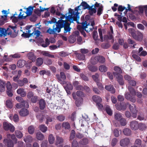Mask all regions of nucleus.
I'll return each instance as SVG.
<instances>
[{
	"mask_svg": "<svg viewBox=\"0 0 147 147\" xmlns=\"http://www.w3.org/2000/svg\"><path fill=\"white\" fill-rule=\"evenodd\" d=\"M81 6L83 7V9H88L89 5L85 2H83L81 4V5L76 7L74 10L70 9L69 11L68 16L67 18L70 21L76 20L79 19V14L81 13L82 10L81 9Z\"/></svg>",
	"mask_w": 147,
	"mask_h": 147,
	"instance_id": "obj_1",
	"label": "nucleus"
},
{
	"mask_svg": "<svg viewBox=\"0 0 147 147\" xmlns=\"http://www.w3.org/2000/svg\"><path fill=\"white\" fill-rule=\"evenodd\" d=\"M114 69L116 72H113V74L117 78L119 84L121 85H123L124 82L123 80V77L120 74L122 73L121 69L120 67L117 66L115 67Z\"/></svg>",
	"mask_w": 147,
	"mask_h": 147,
	"instance_id": "obj_2",
	"label": "nucleus"
},
{
	"mask_svg": "<svg viewBox=\"0 0 147 147\" xmlns=\"http://www.w3.org/2000/svg\"><path fill=\"white\" fill-rule=\"evenodd\" d=\"M128 90L130 94L128 92H126L125 94V98L130 101L132 102H135L136 101V99L134 96L136 95V92L134 88L130 86H128Z\"/></svg>",
	"mask_w": 147,
	"mask_h": 147,
	"instance_id": "obj_3",
	"label": "nucleus"
},
{
	"mask_svg": "<svg viewBox=\"0 0 147 147\" xmlns=\"http://www.w3.org/2000/svg\"><path fill=\"white\" fill-rule=\"evenodd\" d=\"M68 15L67 16L65 20H62V22L61 23V24L60 26H61L62 28H64V32L67 33V32H69L71 30V28L69 27L70 23L72 22L74 20L70 21L67 18ZM77 20H75V21Z\"/></svg>",
	"mask_w": 147,
	"mask_h": 147,
	"instance_id": "obj_4",
	"label": "nucleus"
},
{
	"mask_svg": "<svg viewBox=\"0 0 147 147\" xmlns=\"http://www.w3.org/2000/svg\"><path fill=\"white\" fill-rule=\"evenodd\" d=\"M77 96L79 97V98L77 99V98L75 93H74L72 94L73 98L74 99L76 100V104L77 106L78 107L82 103V99L81 97L84 96L83 93L80 91H78L76 93Z\"/></svg>",
	"mask_w": 147,
	"mask_h": 147,
	"instance_id": "obj_5",
	"label": "nucleus"
},
{
	"mask_svg": "<svg viewBox=\"0 0 147 147\" xmlns=\"http://www.w3.org/2000/svg\"><path fill=\"white\" fill-rule=\"evenodd\" d=\"M10 28H8L7 30L5 29L0 28V36H2L5 35V34L11 35L12 32H15L16 28L15 26H9Z\"/></svg>",
	"mask_w": 147,
	"mask_h": 147,
	"instance_id": "obj_6",
	"label": "nucleus"
},
{
	"mask_svg": "<svg viewBox=\"0 0 147 147\" xmlns=\"http://www.w3.org/2000/svg\"><path fill=\"white\" fill-rule=\"evenodd\" d=\"M32 26H31V27ZM31 27H30L28 30V33L30 34H34V35L36 36L35 38H37V42L39 43H42L43 41H44L43 39L41 38H38L40 34V32L39 30H35L34 31L32 32H31V31L30 30Z\"/></svg>",
	"mask_w": 147,
	"mask_h": 147,
	"instance_id": "obj_7",
	"label": "nucleus"
},
{
	"mask_svg": "<svg viewBox=\"0 0 147 147\" xmlns=\"http://www.w3.org/2000/svg\"><path fill=\"white\" fill-rule=\"evenodd\" d=\"M128 105L129 106V109L132 113V117L134 118H136L137 117V110H136V108L135 105L133 104L132 106L127 103V106Z\"/></svg>",
	"mask_w": 147,
	"mask_h": 147,
	"instance_id": "obj_8",
	"label": "nucleus"
},
{
	"mask_svg": "<svg viewBox=\"0 0 147 147\" xmlns=\"http://www.w3.org/2000/svg\"><path fill=\"white\" fill-rule=\"evenodd\" d=\"M3 126L4 129L6 130H10L11 132H13L15 130L14 127L11 124L5 122L3 123Z\"/></svg>",
	"mask_w": 147,
	"mask_h": 147,
	"instance_id": "obj_9",
	"label": "nucleus"
},
{
	"mask_svg": "<svg viewBox=\"0 0 147 147\" xmlns=\"http://www.w3.org/2000/svg\"><path fill=\"white\" fill-rule=\"evenodd\" d=\"M62 22V20H59L56 23V27H55V25L53 26V28L55 33L56 32L59 33L60 31L61 28H62V27L60 25H61Z\"/></svg>",
	"mask_w": 147,
	"mask_h": 147,
	"instance_id": "obj_10",
	"label": "nucleus"
},
{
	"mask_svg": "<svg viewBox=\"0 0 147 147\" xmlns=\"http://www.w3.org/2000/svg\"><path fill=\"white\" fill-rule=\"evenodd\" d=\"M130 143L129 139L127 138H125L121 139L119 142L120 145L121 146H127Z\"/></svg>",
	"mask_w": 147,
	"mask_h": 147,
	"instance_id": "obj_11",
	"label": "nucleus"
},
{
	"mask_svg": "<svg viewBox=\"0 0 147 147\" xmlns=\"http://www.w3.org/2000/svg\"><path fill=\"white\" fill-rule=\"evenodd\" d=\"M130 126L132 129L136 130L139 128V124L137 121H133L131 122Z\"/></svg>",
	"mask_w": 147,
	"mask_h": 147,
	"instance_id": "obj_12",
	"label": "nucleus"
},
{
	"mask_svg": "<svg viewBox=\"0 0 147 147\" xmlns=\"http://www.w3.org/2000/svg\"><path fill=\"white\" fill-rule=\"evenodd\" d=\"M143 34L141 32H137L136 34H135L133 37L136 40L141 41L143 38Z\"/></svg>",
	"mask_w": 147,
	"mask_h": 147,
	"instance_id": "obj_13",
	"label": "nucleus"
},
{
	"mask_svg": "<svg viewBox=\"0 0 147 147\" xmlns=\"http://www.w3.org/2000/svg\"><path fill=\"white\" fill-rule=\"evenodd\" d=\"M94 27L91 26L90 24H85V25H83V29L85 30V31L87 32H88L93 29Z\"/></svg>",
	"mask_w": 147,
	"mask_h": 147,
	"instance_id": "obj_14",
	"label": "nucleus"
},
{
	"mask_svg": "<svg viewBox=\"0 0 147 147\" xmlns=\"http://www.w3.org/2000/svg\"><path fill=\"white\" fill-rule=\"evenodd\" d=\"M4 142L6 145H7L8 147H13V144L12 141L7 139H4Z\"/></svg>",
	"mask_w": 147,
	"mask_h": 147,
	"instance_id": "obj_15",
	"label": "nucleus"
},
{
	"mask_svg": "<svg viewBox=\"0 0 147 147\" xmlns=\"http://www.w3.org/2000/svg\"><path fill=\"white\" fill-rule=\"evenodd\" d=\"M19 113L20 116L24 117L29 114V112L27 109H22L20 111Z\"/></svg>",
	"mask_w": 147,
	"mask_h": 147,
	"instance_id": "obj_16",
	"label": "nucleus"
},
{
	"mask_svg": "<svg viewBox=\"0 0 147 147\" xmlns=\"http://www.w3.org/2000/svg\"><path fill=\"white\" fill-rule=\"evenodd\" d=\"M17 93L20 94L22 97H24L26 96V93L24 91V89L22 88L18 89L17 91Z\"/></svg>",
	"mask_w": 147,
	"mask_h": 147,
	"instance_id": "obj_17",
	"label": "nucleus"
},
{
	"mask_svg": "<svg viewBox=\"0 0 147 147\" xmlns=\"http://www.w3.org/2000/svg\"><path fill=\"white\" fill-rule=\"evenodd\" d=\"M89 10L90 14L91 15H92L94 13H95L96 12V8L94 5L91 6H89L88 9Z\"/></svg>",
	"mask_w": 147,
	"mask_h": 147,
	"instance_id": "obj_18",
	"label": "nucleus"
},
{
	"mask_svg": "<svg viewBox=\"0 0 147 147\" xmlns=\"http://www.w3.org/2000/svg\"><path fill=\"white\" fill-rule=\"evenodd\" d=\"M5 83L3 80H0V93L5 90Z\"/></svg>",
	"mask_w": 147,
	"mask_h": 147,
	"instance_id": "obj_19",
	"label": "nucleus"
},
{
	"mask_svg": "<svg viewBox=\"0 0 147 147\" xmlns=\"http://www.w3.org/2000/svg\"><path fill=\"white\" fill-rule=\"evenodd\" d=\"M57 77L58 80L60 81H62L65 80L66 78V76L64 73L63 72H61L60 73V76L59 77V75H57Z\"/></svg>",
	"mask_w": 147,
	"mask_h": 147,
	"instance_id": "obj_20",
	"label": "nucleus"
},
{
	"mask_svg": "<svg viewBox=\"0 0 147 147\" xmlns=\"http://www.w3.org/2000/svg\"><path fill=\"white\" fill-rule=\"evenodd\" d=\"M105 88L106 90L110 91L112 93H114L115 92V89L111 85L106 86L105 87Z\"/></svg>",
	"mask_w": 147,
	"mask_h": 147,
	"instance_id": "obj_21",
	"label": "nucleus"
},
{
	"mask_svg": "<svg viewBox=\"0 0 147 147\" xmlns=\"http://www.w3.org/2000/svg\"><path fill=\"white\" fill-rule=\"evenodd\" d=\"M63 142V138L58 136H56V139L55 141V144L57 145L59 144H61Z\"/></svg>",
	"mask_w": 147,
	"mask_h": 147,
	"instance_id": "obj_22",
	"label": "nucleus"
},
{
	"mask_svg": "<svg viewBox=\"0 0 147 147\" xmlns=\"http://www.w3.org/2000/svg\"><path fill=\"white\" fill-rule=\"evenodd\" d=\"M39 104L41 109H43L45 107V100L43 99H41L40 100Z\"/></svg>",
	"mask_w": 147,
	"mask_h": 147,
	"instance_id": "obj_23",
	"label": "nucleus"
},
{
	"mask_svg": "<svg viewBox=\"0 0 147 147\" xmlns=\"http://www.w3.org/2000/svg\"><path fill=\"white\" fill-rule=\"evenodd\" d=\"M24 140L26 143L31 142L33 141L32 137L30 135L25 136L24 137Z\"/></svg>",
	"mask_w": 147,
	"mask_h": 147,
	"instance_id": "obj_24",
	"label": "nucleus"
},
{
	"mask_svg": "<svg viewBox=\"0 0 147 147\" xmlns=\"http://www.w3.org/2000/svg\"><path fill=\"white\" fill-rule=\"evenodd\" d=\"M41 53L43 56L48 57L51 58H54L53 55H51L49 53V52L48 51H42Z\"/></svg>",
	"mask_w": 147,
	"mask_h": 147,
	"instance_id": "obj_25",
	"label": "nucleus"
},
{
	"mask_svg": "<svg viewBox=\"0 0 147 147\" xmlns=\"http://www.w3.org/2000/svg\"><path fill=\"white\" fill-rule=\"evenodd\" d=\"M92 99L94 101L96 102V103L101 102L102 100L101 98L97 95L93 96H92Z\"/></svg>",
	"mask_w": 147,
	"mask_h": 147,
	"instance_id": "obj_26",
	"label": "nucleus"
},
{
	"mask_svg": "<svg viewBox=\"0 0 147 147\" xmlns=\"http://www.w3.org/2000/svg\"><path fill=\"white\" fill-rule=\"evenodd\" d=\"M26 63V61L24 60H19L17 63V66L20 68L23 67Z\"/></svg>",
	"mask_w": 147,
	"mask_h": 147,
	"instance_id": "obj_27",
	"label": "nucleus"
},
{
	"mask_svg": "<svg viewBox=\"0 0 147 147\" xmlns=\"http://www.w3.org/2000/svg\"><path fill=\"white\" fill-rule=\"evenodd\" d=\"M36 138L38 140H41L44 139V136L42 133L39 132L36 133Z\"/></svg>",
	"mask_w": 147,
	"mask_h": 147,
	"instance_id": "obj_28",
	"label": "nucleus"
},
{
	"mask_svg": "<svg viewBox=\"0 0 147 147\" xmlns=\"http://www.w3.org/2000/svg\"><path fill=\"white\" fill-rule=\"evenodd\" d=\"M7 136L8 138L9 139L11 138L12 139L15 144L17 143V139L14 134H12L11 135L10 134H7Z\"/></svg>",
	"mask_w": 147,
	"mask_h": 147,
	"instance_id": "obj_29",
	"label": "nucleus"
},
{
	"mask_svg": "<svg viewBox=\"0 0 147 147\" xmlns=\"http://www.w3.org/2000/svg\"><path fill=\"white\" fill-rule=\"evenodd\" d=\"M28 59L32 61H34L36 59V56L32 53H30L27 55Z\"/></svg>",
	"mask_w": 147,
	"mask_h": 147,
	"instance_id": "obj_30",
	"label": "nucleus"
},
{
	"mask_svg": "<svg viewBox=\"0 0 147 147\" xmlns=\"http://www.w3.org/2000/svg\"><path fill=\"white\" fill-rule=\"evenodd\" d=\"M114 117L115 119L118 121H119L122 118L121 114L119 112L115 113Z\"/></svg>",
	"mask_w": 147,
	"mask_h": 147,
	"instance_id": "obj_31",
	"label": "nucleus"
},
{
	"mask_svg": "<svg viewBox=\"0 0 147 147\" xmlns=\"http://www.w3.org/2000/svg\"><path fill=\"white\" fill-rule=\"evenodd\" d=\"M105 109L107 113L109 115H112V111L110 107L108 105L105 106Z\"/></svg>",
	"mask_w": 147,
	"mask_h": 147,
	"instance_id": "obj_32",
	"label": "nucleus"
},
{
	"mask_svg": "<svg viewBox=\"0 0 147 147\" xmlns=\"http://www.w3.org/2000/svg\"><path fill=\"white\" fill-rule=\"evenodd\" d=\"M124 134L127 136H129L131 134V131L129 128H125L123 130Z\"/></svg>",
	"mask_w": 147,
	"mask_h": 147,
	"instance_id": "obj_33",
	"label": "nucleus"
},
{
	"mask_svg": "<svg viewBox=\"0 0 147 147\" xmlns=\"http://www.w3.org/2000/svg\"><path fill=\"white\" fill-rule=\"evenodd\" d=\"M28 16L26 12H20L18 18L20 19H24Z\"/></svg>",
	"mask_w": 147,
	"mask_h": 147,
	"instance_id": "obj_34",
	"label": "nucleus"
},
{
	"mask_svg": "<svg viewBox=\"0 0 147 147\" xmlns=\"http://www.w3.org/2000/svg\"><path fill=\"white\" fill-rule=\"evenodd\" d=\"M55 138L52 134L49 135L48 137V141L50 144H53L55 141Z\"/></svg>",
	"mask_w": 147,
	"mask_h": 147,
	"instance_id": "obj_35",
	"label": "nucleus"
},
{
	"mask_svg": "<svg viewBox=\"0 0 147 147\" xmlns=\"http://www.w3.org/2000/svg\"><path fill=\"white\" fill-rule=\"evenodd\" d=\"M99 69L100 71L105 72L107 71V68L105 65H101L99 67Z\"/></svg>",
	"mask_w": 147,
	"mask_h": 147,
	"instance_id": "obj_36",
	"label": "nucleus"
},
{
	"mask_svg": "<svg viewBox=\"0 0 147 147\" xmlns=\"http://www.w3.org/2000/svg\"><path fill=\"white\" fill-rule=\"evenodd\" d=\"M15 134L16 137L19 138H21L23 137L22 133L20 131L16 130L15 132Z\"/></svg>",
	"mask_w": 147,
	"mask_h": 147,
	"instance_id": "obj_37",
	"label": "nucleus"
},
{
	"mask_svg": "<svg viewBox=\"0 0 147 147\" xmlns=\"http://www.w3.org/2000/svg\"><path fill=\"white\" fill-rule=\"evenodd\" d=\"M76 37L74 35L70 36L68 40L69 42L71 43H74L76 40Z\"/></svg>",
	"mask_w": 147,
	"mask_h": 147,
	"instance_id": "obj_38",
	"label": "nucleus"
},
{
	"mask_svg": "<svg viewBox=\"0 0 147 147\" xmlns=\"http://www.w3.org/2000/svg\"><path fill=\"white\" fill-rule=\"evenodd\" d=\"M39 128L40 131L42 132H45L47 130V127L44 125H41L39 126Z\"/></svg>",
	"mask_w": 147,
	"mask_h": 147,
	"instance_id": "obj_39",
	"label": "nucleus"
},
{
	"mask_svg": "<svg viewBox=\"0 0 147 147\" xmlns=\"http://www.w3.org/2000/svg\"><path fill=\"white\" fill-rule=\"evenodd\" d=\"M39 73L40 75L43 76L44 75H49L50 74V72L49 71L44 70L40 71Z\"/></svg>",
	"mask_w": 147,
	"mask_h": 147,
	"instance_id": "obj_40",
	"label": "nucleus"
},
{
	"mask_svg": "<svg viewBox=\"0 0 147 147\" xmlns=\"http://www.w3.org/2000/svg\"><path fill=\"white\" fill-rule=\"evenodd\" d=\"M35 131L34 127L32 125H30L28 129V131L30 134H32L34 133Z\"/></svg>",
	"mask_w": 147,
	"mask_h": 147,
	"instance_id": "obj_41",
	"label": "nucleus"
},
{
	"mask_svg": "<svg viewBox=\"0 0 147 147\" xmlns=\"http://www.w3.org/2000/svg\"><path fill=\"white\" fill-rule=\"evenodd\" d=\"M43 62V59L42 58L39 57L37 59L36 63L37 66H40L42 64Z\"/></svg>",
	"mask_w": 147,
	"mask_h": 147,
	"instance_id": "obj_42",
	"label": "nucleus"
},
{
	"mask_svg": "<svg viewBox=\"0 0 147 147\" xmlns=\"http://www.w3.org/2000/svg\"><path fill=\"white\" fill-rule=\"evenodd\" d=\"M32 10L33 7L31 6L26 8V12L28 16H30L32 14Z\"/></svg>",
	"mask_w": 147,
	"mask_h": 147,
	"instance_id": "obj_43",
	"label": "nucleus"
},
{
	"mask_svg": "<svg viewBox=\"0 0 147 147\" xmlns=\"http://www.w3.org/2000/svg\"><path fill=\"white\" fill-rule=\"evenodd\" d=\"M98 61V58L97 56L92 57L91 58V62L93 64H96Z\"/></svg>",
	"mask_w": 147,
	"mask_h": 147,
	"instance_id": "obj_44",
	"label": "nucleus"
},
{
	"mask_svg": "<svg viewBox=\"0 0 147 147\" xmlns=\"http://www.w3.org/2000/svg\"><path fill=\"white\" fill-rule=\"evenodd\" d=\"M89 69L92 72H95L96 71L98 67L94 66H89L88 67Z\"/></svg>",
	"mask_w": 147,
	"mask_h": 147,
	"instance_id": "obj_45",
	"label": "nucleus"
},
{
	"mask_svg": "<svg viewBox=\"0 0 147 147\" xmlns=\"http://www.w3.org/2000/svg\"><path fill=\"white\" fill-rule=\"evenodd\" d=\"M6 104L7 107L10 109L13 106L11 101L10 100H7L6 101Z\"/></svg>",
	"mask_w": 147,
	"mask_h": 147,
	"instance_id": "obj_46",
	"label": "nucleus"
},
{
	"mask_svg": "<svg viewBox=\"0 0 147 147\" xmlns=\"http://www.w3.org/2000/svg\"><path fill=\"white\" fill-rule=\"evenodd\" d=\"M62 126L65 129H68L70 128L69 124L67 122H64L63 123Z\"/></svg>",
	"mask_w": 147,
	"mask_h": 147,
	"instance_id": "obj_47",
	"label": "nucleus"
},
{
	"mask_svg": "<svg viewBox=\"0 0 147 147\" xmlns=\"http://www.w3.org/2000/svg\"><path fill=\"white\" fill-rule=\"evenodd\" d=\"M146 126L144 124L140 123L139 124V128L140 130H143L146 129Z\"/></svg>",
	"mask_w": 147,
	"mask_h": 147,
	"instance_id": "obj_48",
	"label": "nucleus"
},
{
	"mask_svg": "<svg viewBox=\"0 0 147 147\" xmlns=\"http://www.w3.org/2000/svg\"><path fill=\"white\" fill-rule=\"evenodd\" d=\"M88 140L86 138H84L80 142V143L82 145H86L88 143Z\"/></svg>",
	"mask_w": 147,
	"mask_h": 147,
	"instance_id": "obj_49",
	"label": "nucleus"
},
{
	"mask_svg": "<svg viewBox=\"0 0 147 147\" xmlns=\"http://www.w3.org/2000/svg\"><path fill=\"white\" fill-rule=\"evenodd\" d=\"M121 131L120 130H119L118 129H115L113 131V134L114 136L116 137H118L119 136V133H121Z\"/></svg>",
	"mask_w": 147,
	"mask_h": 147,
	"instance_id": "obj_50",
	"label": "nucleus"
},
{
	"mask_svg": "<svg viewBox=\"0 0 147 147\" xmlns=\"http://www.w3.org/2000/svg\"><path fill=\"white\" fill-rule=\"evenodd\" d=\"M134 51H133L132 56V57L136 60L138 61H140L141 59L137 55L134 54Z\"/></svg>",
	"mask_w": 147,
	"mask_h": 147,
	"instance_id": "obj_51",
	"label": "nucleus"
},
{
	"mask_svg": "<svg viewBox=\"0 0 147 147\" xmlns=\"http://www.w3.org/2000/svg\"><path fill=\"white\" fill-rule=\"evenodd\" d=\"M142 141L139 139H137L136 140L135 144L139 146V147H141L142 146L141 145Z\"/></svg>",
	"mask_w": 147,
	"mask_h": 147,
	"instance_id": "obj_52",
	"label": "nucleus"
},
{
	"mask_svg": "<svg viewBox=\"0 0 147 147\" xmlns=\"http://www.w3.org/2000/svg\"><path fill=\"white\" fill-rule=\"evenodd\" d=\"M75 132L74 130H72L71 131V133L70 136V140H73L75 138Z\"/></svg>",
	"mask_w": 147,
	"mask_h": 147,
	"instance_id": "obj_53",
	"label": "nucleus"
},
{
	"mask_svg": "<svg viewBox=\"0 0 147 147\" xmlns=\"http://www.w3.org/2000/svg\"><path fill=\"white\" fill-rule=\"evenodd\" d=\"M112 34L111 33H109L108 35H105L104 36V39L105 40L108 38L109 39H112L113 38Z\"/></svg>",
	"mask_w": 147,
	"mask_h": 147,
	"instance_id": "obj_54",
	"label": "nucleus"
},
{
	"mask_svg": "<svg viewBox=\"0 0 147 147\" xmlns=\"http://www.w3.org/2000/svg\"><path fill=\"white\" fill-rule=\"evenodd\" d=\"M98 58V61L99 62L101 63H104L105 61V59L103 57L100 56H97Z\"/></svg>",
	"mask_w": 147,
	"mask_h": 147,
	"instance_id": "obj_55",
	"label": "nucleus"
},
{
	"mask_svg": "<svg viewBox=\"0 0 147 147\" xmlns=\"http://www.w3.org/2000/svg\"><path fill=\"white\" fill-rule=\"evenodd\" d=\"M49 45V42L48 39L47 38L45 40V42L44 43H41V45L44 47H47Z\"/></svg>",
	"mask_w": 147,
	"mask_h": 147,
	"instance_id": "obj_56",
	"label": "nucleus"
},
{
	"mask_svg": "<svg viewBox=\"0 0 147 147\" xmlns=\"http://www.w3.org/2000/svg\"><path fill=\"white\" fill-rule=\"evenodd\" d=\"M104 30H102V31ZM98 32L100 39H101V41L102 42L103 41V38L102 34V30L100 28L98 29Z\"/></svg>",
	"mask_w": 147,
	"mask_h": 147,
	"instance_id": "obj_57",
	"label": "nucleus"
},
{
	"mask_svg": "<svg viewBox=\"0 0 147 147\" xmlns=\"http://www.w3.org/2000/svg\"><path fill=\"white\" fill-rule=\"evenodd\" d=\"M119 121L121 125L122 126H125L127 123L126 120L124 118H122Z\"/></svg>",
	"mask_w": 147,
	"mask_h": 147,
	"instance_id": "obj_58",
	"label": "nucleus"
},
{
	"mask_svg": "<svg viewBox=\"0 0 147 147\" xmlns=\"http://www.w3.org/2000/svg\"><path fill=\"white\" fill-rule=\"evenodd\" d=\"M72 147H79L78 144L76 140H74L72 142Z\"/></svg>",
	"mask_w": 147,
	"mask_h": 147,
	"instance_id": "obj_59",
	"label": "nucleus"
},
{
	"mask_svg": "<svg viewBox=\"0 0 147 147\" xmlns=\"http://www.w3.org/2000/svg\"><path fill=\"white\" fill-rule=\"evenodd\" d=\"M98 34L96 31H94L93 32V37L94 39L95 40H96L98 39Z\"/></svg>",
	"mask_w": 147,
	"mask_h": 147,
	"instance_id": "obj_60",
	"label": "nucleus"
},
{
	"mask_svg": "<svg viewBox=\"0 0 147 147\" xmlns=\"http://www.w3.org/2000/svg\"><path fill=\"white\" fill-rule=\"evenodd\" d=\"M129 32L131 34L132 36L133 37L135 34V32L134 29L129 28L128 29Z\"/></svg>",
	"mask_w": 147,
	"mask_h": 147,
	"instance_id": "obj_61",
	"label": "nucleus"
},
{
	"mask_svg": "<svg viewBox=\"0 0 147 147\" xmlns=\"http://www.w3.org/2000/svg\"><path fill=\"white\" fill-rule=\"evenodd\" d=\"M117 141V140L116 138H115L113 139L111 142V144L112 146H115L116 144Z\"/></svg>",
	"mask_w": 147,
	"mask_h": 147,
	"instance_id": "obj_62",
	"label": "nucleus"
},
{
	"mask_svg": "<svg viewBox=\"0 0 147 147\" xmlns=\"http://www.w3.org/2000/svg\"><path fill=\"white\" fill-rule=\"evenodd\" d=\"M56 14L58 16H61L60 17V20H63V19L65 18V16L63 14H61L59 11H57L56 12Z\"/></svg>",
	"mask_w": 147,
	"mask_h": 147,
	"instance_id": "obj_63",
	"label": "nucleus"
},
{
	"mask_svg": "<svg viewBox=\"0 0 147 147\" xmlns=\"http://www.w3.org/2000/svg\"><path fill=\"white\" fill-rule=\"evenodd\" d=\"M19 18L14 16H13L11 17V19L13 22L16 23L18 21Z\"/></svg>",
	"mask_w": 147,
	"mask_h": 147,
	"instance_id": "obj_64",
	"label": "nucleus"
}]
</instances>
